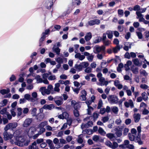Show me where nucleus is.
<instances>
[{
	"instance_id": "54",
	"label": "nucleus",
	"mask_w": 149,
	"mask_h": 149,
	"mask_svg": "<svg viewBox=\"0 0 149 149\" xmlns=\"http://www.w3.org/2000/svg\"><path fill=\"white\" fill-rule=\"evenodd\" d=\"M149 113V111L146 108L144 109L142 111V114L143 115H147Z\"/></svg>"
},
{
	"instance_id": "6",
	"label": "nucleus",
	"mask_w": 149,
	"mask_h": 149,
	"mask_svg": "<svg viewBox=\"0 0 149 149\" xmlns=\"http://www.w3.org/2000/svg\"><path fill=\"white\" fill-rule=\"evenodd\" d=\"M17 123H10L8 125H7L4 128V130H8L10 128L13 129L17 127Z\"/></svg>"
},
{
	"instance_id": "29",
	"label": "nucleus",
	"mask_w": 149,
	"mask_h": 149,
	"mask_svg": "<svg viewBox=\"0 0 149 149\" xmlns=\"http://www.w3.org/2000/svg\"><path fill=\"white\" fill-rule=\"evenodd\" d=\"M82 136V135L81 134L78 136V138L77 139V142L78 143H82L83 142V139L81 137Z\"/></svg>"
},
{
	"instance_id": "56",
	"label": "nucleus",
	"mask_w": 149,
	"mask_h": 149,
	"mask_svg": "<svg viewBox=\"0 0 149 149\" xmlns=\"http://www.w3.org/2000/svg\"><path fill=\"white\" fill-rule=\"evenodd\" d=\"M147 107V104L143 102H142L140 104V107H143L144 109L146 108Z\"/></svg>"
},
{
	"instance_id": "58",
	"label": "nucleus",
	"mask_w": 149,
	"mask_h": 149,
	"mask_svg": "<svg viewBox=\"0 0 149 149\" xmlns=\"http://www.w3.org/2000/svg\"><path fill=\"white\" fill-rule=\"evenodd\" d=\"M131 36L130 33L129 32H127L125 36V38L126 39H128Z\"/></svg>"
},
{
	"instance_id": "61",
	"label": "nucleus",
	"mask_w": 149,
	"mask_h": 149,
	"mask_svg": "<svg viewBox=\"0 0 149 149\" xmlns=\"http://www.w3.org/2000/svg\"><path fill=\"white\" fill-rule=\"evenodd\" d=\"M93 56L91 55L90 56H88L87 57V59L89 61H93Z\"/></svg>"
},
{
	"instance_id": "37",
	"label": "nucleus",
	"mask_w": 149,
	"mask_h": 149,
	"mask_svg": "<svg viewBox=\"0 0 149 149\" xmlns=\"http://www.w3.org/2000/svg\"><path fill=\"white\" fill-rule=\"evenodd\" d=\"M54 51L57 55L59 54L60 52V49L58 47L55 48L54 49Z\"/></svg>"
},
{
	"instance_id": "63",
	"label": "nucleus",
	"mask_w": 149,
	"mask_h": 149,
	"mask_svg": "<svg viewBox=\"0 0 149 149\" xmlns=\"http://www.w3.org/2000/svg\"><path fill=\"white\" fill-rule=\"evenodd\" d=\"M47 146V144L45 142H43L41 143L40 144V146L42 148H45Z\"/></svg>"
},
{
	"instance_id": "36",
	"label": "nucleus",
	"mask_w": 149,
	"mask_h": 149,
	"mask_svg": "<svg viewBox=\"0 0 149 149\" xmlns=\"http://www.w3.org/2000/svg\"><path fill=\"white\" fill-rule=\"evenodd\" d=\"M56 61L59 63H63V60L62 58L58 57L56 60Z\"/></svg>"
},
{
	"instance_id": "50",
	"label": "nucleus",
	"mask_w": 149,
	"mask_h": 149,
	"mask_svg": "<svg viewBox=\"0 0 149 149\" xmlns=\"http://www.w3.org/2000/svg\"><path fill=\"white\" fill-rule=\"evenodd\" d=\"M148 86L146 84H141L140 85V88L143 89H146L148 88Z\"/></svg>"
},
{
	"instance_id": "49",
	"label": "nucleus",
	"mask_w": 149,
	"mask_h": 149,
	"mask_svg": "<svg viewBox=\"0 0 149 149\" xmlns=\"http://www.w3.org/2000/svg\"><path fill=\"white\" fill-rule=\"evenodd\" d=\"M116 134L117 136L119 137H120L122 135V131L120 130L117 131L116 132Z\"/></svg>"
},
{
	"instance_id": "13",
	"label": "nucleus",
	"mask_w": 149,
	"mask_h": 149,
	"mask_svg": "<svg viewBox=\"0 0 149 149\" xmlns=\"http://www.w3.org/2000/svg\"><path fill=\"white\" fill-rule=\"evenodd\" d=\"M93 125L92 122H88V123L86 124H82L81 126V127L82 129L85 128H88L89 127Z\"/></svg>"
},
{
	"instance_id": "3",
	"label": "nucleus",
	"mask_w": 149,
	"mask_h": 149,
	"mask_svg": "<svg viewBox=\"0 0 149 149\" xmlns=\"http://www.w3.org/2000/svg\"><path fill=\"white\" fill-rule=\"evenodd\" d=\"M105 144L108 147L113 149L116 148L118 146V144L116 142H113L112 143L109 141H106L105 142Z\"/></svg>"
},
{
	"instance_id": "34",
	"label": "nucleus",
	"mask_w": 149,
	"mask_h": 149,
	"mask_svg": "<svg viewBox=\"0 0 149 149\" xmlns=\"http://www.w3.org/2000/svg\"><path fill=\"white\" fill-rule=\"evenodd\" d=\"M18 111L17 116L18 117L20 116L22 114V109L21 108H18L17 109Z\"/></svg>"
},
{
	"instance_id": "16",
	"label": "nucleus",
	"mask_w": 149,
	"mask_h": 149,
	"mask_svg": "<svg viewBox=\"0 0 149 149\" xmlns=\"http://www.w3.org/2000/svg\"><path fill=\"white\" fill-rule=\"evenodd\" d=\"M28 149H38L37 146H36V143L34 141L31 145L29 146Z\"/></svg>"
},
{
	"instance_id": "42",
	"label": "nucleus",
	"mask_w": 149,
	"mask_h": 149,
	"mask_svg": "<svg viewBox=\"0 0 149 149\" xmlns=\"http://www.w3.org/2000/svg\"><path fill=\"white\" fill-rule=\"evenodd\" d=\"M103 104L102 101L101 100H100L98 102L97 108L100 109L101 108Z\"/></svg>"
},
{
	"instance_id": "19",
	"label": "nucleus",
	"mask_w": 149,
	"mask_h": 149,
	"mask_svg": "<svg viewBox=\"0 0 149 149\" xmlns=\"http://www.w3.org/2000/svg\"><path fill=\"white\" fill-rule=\"evenodd\" d=\"M82 133L84 134H88L89 135H91L93 133V132L92 130L88 129L83 130Z\"/></svg>"
},
{
	"instance_id": "17",
	"label": "nucleus",
	"mask_w": 149,
	"mask_h": 149,
	"mask_svg": "<svg viewBox=\"0 0 149 149\" xmlns=\"http://www.w3.org/2000/svg\"><path fill=\"white\" fill-rule=\"evenodd\" d=\"M10 92V90L9 88H8L6 89H3L0 91V93L2 95L7 94Z\"/></svg>"
},
{
	"instance_id": "23",
	"label": "nucleus",
	"mask_w": 149,
	"mask_h": 149,
	"mask_svg": "<svg viewBox=\"0 0 149 149\" xmlns=\"http://www.w3.org/2000/svg\"><path fill=\"white\" fill-rule=\"evenodd\" d=\"M120 48L119 45H117L116 47L113 48V52L114 53H116L118 51H119Z\"/></svg>"
},
{
	"instance_id": "35",
	"label": "nucleus",
	"mask_w": 149,
	"mask_h": 149,
	"mask_svg": "<svg viewBox=\"0 0 149 149\" xmlns=\"http://www.w3.org/2000/svg\"><path fill=\"white\" fill-rule=\"evenodd\" d=\"M34 130L35 128L34 127H31L29 129L28 134H33Z\"/></svg>"
},
{
	"instance_id": "48",
	"label": "nucleus",
	"mask_w": 149,
	"mask_h": 149,
	"mask_svg": "<svg viewBox=\"0 0 149 149\" xmlns=\"http://www.w3.org/2000/svg\"><path fill=\"white\" fill-rule=\"evenodd\" d=\"M7 111V108H5L0 111V113L1 114H3L5 113Z\"/></svg>"
},
{
	"instance_id": "55",
	"label": "nucleus",
	"mask_w": 149,
	"mask_h": 149,
	"mask_svg": "<svg viewBox=\"0 0 149 149\" xmlns=\"http://www.w3.org/2000/svg\"><path fill=\"white\" fill-rule=\"evenodd\" d=\"M30 95L28 94H26L24 96V98L27 100H30Z\"/></svg>"
},
{
	"instance_id": "27",
	"label": "nucleus",
	"mask_w": 149,
	"mask_h": 149,
	"mask_svg": "<svg viewBox=\"0 0 149 149\" xmlns=\"http://www.w3.org/2000/svg\"><path fill=\"white\" fill-rule=\"evenodd\" d=\"M140 74L145 77H146L148 75L146 70L143 69L140 70Z\"/></svg>"
},
{
	"instance_id": "5",
	"label": "nucleus",
	"mask_w": 149,
	"mask_h": 149,
	"mask_svg": "<svg viewBox=\"0 0 149 149\" xmlns=\"http://www.w3.org/2000/svg\"><path fill=\"white\" fill-rule=\"evenodd\" d=\"M7 130H5V131L3 133V135L4 139L6 140H11V142L12 143L13 140L12 138L14 136V134H12L9 132H7Z\"/></svg>"
},
{
	"instance_id": "1",
	"label": "nucleus",
	"mask_w": 149,
	"mask_h": 149,
	"mask_svg": "<svg viewBox=\"0 0 149 149\" xmlns=\"http://www.w3.org/2000/svg\"><path fill=\"white\" fill-rule=\"evenodd\" d=\"M14 138L12 140V144L15 143L19 146H20V143L24 142V144L25 146H27L29 143V141H25L24 137L22 135L21 132L19 130H17L14 133Z\"/></svg>"
},
{
	"instance_id": "40",
	"label": "nucleus",
	"mask_w": 149,
	"mask_h": 149,
	"mask_svg": "<svg viewBox=\"0 0 149 149\" xmlns=\"http://www.w3.org/2000/svg\"><path fill=\"white\" fill-rule=\"evenodd\" d=\"M92 69L90 67H88L86 68L85 70L86 72L87 73H90L91 72Z\"/></svg>"
},
{
	"instance_id": "21",
	"label": "nucleus",
	"mask_w": 149,
	"mask_h": 149,
	"mask_svg": "<svg viewBox=\"0 0 149 149\" xmlns=\"http://www.w3.org/2000/svg\"><path fill=\"white\" fill-rule=\"evenodd\" d=\"M92 37V35L91 32L88 33V35L86 36L85 37V40L86 41H88L90 40Z\"/></svg>"
},
{
	"instance_id": "51",
	"label": "nucleus",
	"mask_w": 149,
	"mask_h": 149,
	"mask_svg": "<svg viewBox=\"0 0 149 149\" xmlns=\"http://www.w3.org/2000/svg\"><path fill=\"white\" fill-rule=\"evenodd\" d=\"M86 96L85 95H81L80 96V99L82 101L85 100L86 99Z\"/></svg>"
},
{
	"instance_id": "60",
	"label": "nucleus",
	"mask_w": 149,
	"mask_h": 149,
	"mask_svg": "<svg viewBox=\"0 0 149 149\" xmlns=\"http://www.w3.org/2000/svg\"><path fill=\"white\" fill-rule=\"evenodd\" d=\"M124 56L125 58H127L128 59H129L130 58V55L129 53L128 52L126 53Z\"/></svg>"
},
{
	"instance_id": "10",
	"label": "nucleus",
	"mask_w": 149,
	"mask_h": 149,
	"mask_svg": "<svg viewBox=\"0 0 149 149\" xmlns=\"http://www.w3.org/2000/svg\"><path fill=\"white\" fill-rule=\"evenodd\" d=\"M100 23V20L98 19H95L93 20L89 21L88 24L89 26H92L95 24H99Z\"/></svg>"
},
{
	"instance_id": "52",
	"label": "nucleus",
	"mask_w": 149,
	"mask_h": 149,
	"mask_svg": "<svg viewBox=\"0 0 149 149\" xmlns=\"http://www.w3.org/2000/svg\"><path fill=\"white\" fill-rule=\"evenodd\" d=\"M100 113L101 114H104L106 111L105 109V108H100Z\"/></svg>"
},
{
	"instance_id": "8",
	"label": "nucleus",
	"mask_w": 149,
	"mask_h": 149,
	"mask_svg": "<svg viewBox=\"0 0 149 149\" xmlns=\"http://www.w3.org/2000/svg\"><path fill=\"white\" fill-rule=\"evenodd\" d=\"M53 0H45V4L46 5V8L48 9H51L53 4Z\"/></svg>"
},
{
	"instance_id": "43",
	"label": "nucleus",
	"mask_w": 149,
	"mask_h": 149,
	"mask_svg": "<svg viewBox=\"0 0 149 149\" xmlns=\"http://www.w3.org/2000/svg\"><path fill=\"white\" fill-rule=\"evenodd\" d=\"M102 38L101 37H99L98 38L95 39L93 42V43L94 44L99 43L101 41Z\"/></svg>"
},
{
	"instance_id": "2",
	"label": "nucleus",
	"mask_w": 149,
	"mask_h": 149,
	"mask_svg": "<svg viewBox=\"0 0 149 149\" xmlns=\"http://www.w3.org/2000/svg\"><path fill=\"white\" fill-rule=\"evenodd\" d=\"M138 133V135L136 136L131 134H128L129 138L131 141H134L136 142H137L139 144H140V126H139L137 128Z\"/></svg>"
},
{
	"instance_id": "28",
	"label": "nucleus",
	"mask_w": 149,
	"mask_h": 149,
	"mask_svg": "<svg viewBox=\"0 0 149 149\" xmlns=\"http://www.w3.org/2000/svg\"><path fill=\"white\" fill-rule=\"evenodd\" d=\"M37 109L36 108H33V109L31 111V113L32 114L33 116H36L37 113Z\"/></svg>"
},
{
	"instance_id": "24",
	"label": "nucleus",
	"mask_w": 149,
	"mask_h": 149,
	"mask_svg": "<svg viewBox=\"0 0 149 149\" xmlns=\"http://www.w3.org/2000/svg\"><path fill=\"white\" fill-rule=\"evenodd\" d=\"M133 117L134 119V121H139L140 120V114L134 113L133 115Z\"/></svg>"
},
{
	"instance_id": "14",
	"label": "nucleus",
	"mask_w": 149,
	"mask_h": 149,
	"mask_svg": "<svg viewBox=\"0 0 149 149\" xmlns=\"http://www.w3.org/2000/svg\"><path fill=\"white\" fill-rule=\"evenodd\" d=\"M63 114L64 118L65 119L67 120L66 121H72V119L69 118V114L67 112H64L63 113Z\"/></svg>"
},
{
	"instance_id": "22",
	"label": "nucleus",
	"mask_w": 149,
	"mask_h": 149,
	"mask_svg": "<svg viewBox=\"0 0 149 149\" xmlns=\"http://www.w3.org/2000/svg\"><path fill=\"white\" fill-rule=\"evenodd\" d=\"M72 9H71L70 8H68L67 10L63 12L62 14V16L63 17L66 16L67 15L69 14L72 12Z\"/></svg>"
},
{
	"instance_id": "20",
	"label": "nucleus",
	"mask_w": 149,
	"mask_h": 149,
	"mask_svg": "<svg viewBox=\"0 0 149 149\" xmlns=\"http://www.w3.org/2000/svg\"><path fill=\"white\" fill-rule=\"evenodd\" d=\"M36 117L37 119L39 121H41L44 118L45 116L43 114H40V115H36Z\"/></svg>"
},
{
	"instance_id": "41",
	"label": "nucleus",
	"mask_w": 149,
	"mask_h": 149,
	"mask_svg": "<svg viewBox=\"0 0 149 149\" xmlns=\"http://www.w3.org/2000/svg\"><path fill=\"white\" fill-rule=\"evenodd\" d=\"M54 102L58 106L61 105L63 103L62 101L59 100H54Z\"/></svg>"
},
{
	"instance_id": "9",
	"label": "nucleus",
	"mask_w": 149,
	"mask_h": 149,
	"mask_svg": "<svg viewBox=\"0 0 149 149\" xmlns=\"http://www.w3.org/2000/svg\"><path fill=\"white\" fill-rule=\"evenodd\" d=\"M93 140L96 142H102L104 141V139L98 135H94L92 138Z\"/></svg>"
},
{
	"instance_id": "31",
	"label": "nucleus",
	"mask_w": 149,
	"mask_h": 149,
	"mask_svg": "<svg viewBox=\"0 0 149 149\" xmlns=\"http://www.w3.org/2000/svg\"><path fill=\"white\" fill-rule=\"evenodd\" d=\"M132 72L134 74H137L139 72L138 68H132Z\"/></svg>"
},
{
	"instance_id": "45",
	"label": "nucleus",
	"mask_w": 149,
	"mask_h": 149,
	"mask_svg": "<svg viewBox=\"0 0 149 149\" xmlns=\"http://www.w3.org/2000/svg\"><path fill=\"white\" fill-rule=\"evenodd\" d=\"M44 142V139H37L36 141V143L40 144L41 143H42Z\"/></svg>"
},
{
	"instance_id": "32",
	"label": "nucleus",
	"mask_w": 149,
	"mask_h": 149,
	"mask_svg": "<svg viewBox=\"0 0 149 149\" xmlns=\"http://www.w3.org/2000/svg\"><path fill=\"white\" fill-rule=\"evenodd\" d=\"M132 61L133 62L134 64L136 65H138L140 64L139 60L137 58L134 59L132 60Z\"/></svg>"
},
{
	"instance_id": "4",
	"label": "nucleus",
	"mask_w": 149,
	"mask_h": 149,
	"mask_svg": "<svg viewBox=\"0 0 149 149\" xmlns=\"http://www.w3.org/2000/svg\"><path fill=\"white\" fill-rule=\"evenodd\" d=\"M109 102L112 103H117L118 102V98L114 95H110L107 97Z\"/></svg>"
},
{
	"instance_id": "11",
	"label": "nucleus",
	"mask_w": 149,
	"mask_h": 149,
	"mask_svg": "<svg viewBox=\"0 0 149 149\" xmlns=\"http://www.w3.org/2000/svg\"><path fill=\"white\" fill-rule=\"evenodd\" d=\"M133 10L135 11L137 10L136 13L137 15V18L139 19V21L140 22V6L138 5H135L133 8Z\"/></svg>"
},
{
	"instance_id": "39",
	"label": "nucleus",
	"mask_w": 149,
	"mask_h": 149,
	"mask_svg": "<svg viewBox=\"0 0 149 149\" xmlns=\"http://www.w3.org/2000/svg\"><path fill=\"white\" fill-rule=\"evenodd\" d=\"M74 116L77 117L79 116V111L78 110H74Z\"/></svg>"
},
{
	"instance_id": "62",
	"label": "nucleus",
	"mask_w": 149,
	"mask_h": 149,
	"mask_svg": "<svg viewBox=\"0 0 149 149\" xmlns=\"http://www.w3.org/2000/svg\"><path fill=\"white\" fill-rule=\"evenodd\" d=\"M12 97L14 99H18L19 97V96L17 94H15Z\"/></svg>"
},
{
	"instance_id": "47",
	"label": "nucleus",
	"mask_w": 149,
	"mask_h": 149,
	"mask_svg": "<svg viewBox=\"0 0 149 149\" xmlns=\"http://www.w3.org/2000/svg\"><path fill=\"white\" fill-rule=\"evenodd\" d=\"M16 79V78L15 75L12 74L10 78V81H15Z\"/></svg>"
},
{
	"instance_id": "53",
	"label": "nucleus",
	"mask_w": 149,
	"mask_h": 149,
	"mask_svg": "<svg viewBox=\"0 0 149 149\" xmlns=\"http://www.w3.org/2000/svg\"><path fill=\"white\" fill-rule=\"evenodd\" d=\"M30 124V122H24L23 126L25 127H28Z\"/></svg>"
},
{
	"instance_id": "46",
	"label": "nucleus",
	"mask_w": 149,
	"mask_h": 149,
	"mask_svg": "<svg viewBox=\"0 0 149 149\" xmlns=\"http://www.w3.org/2000/svg\"><path fill=\"white\" fill-rule=\"evenodd\" d=\"M45 40V39L42 38H41L39 40V46L41 47L42 44L43 43V42Z\"/></svg>"
},
{
	"instance_id": "59",
	"label": "nucleus",
	"mask_w": 149,
	"mask_h": 149,
	"mask_svg": "<svg viewBox=\"0 0 149 149\" xmlns=\"http://www.w3.org/2000/svg\"><path fill=\"white\" fill-rule=\"evenodd\" d=\"M134 27L136 28H138L139 25V23L138 22H134L133 24Z\"/></svg>"
},
{
	"instance_id": "7",
	"label": "nucleus",
	"mask_w": 149,
	"mask_h": 149,
	"mask_svg": "<svg viewBox=\"0 0 149 149\" xmlns=\"http://www.w3.org/2000/svg\"><path fill=\"white\" fill-rule=\"evenodd\" d=\"M55 107L54 105L53 104L49 105L45 104L40 109V111H41V110H42V109L51 110L52 109L54 108Z\"/></svg>"
},
{
	"instance_id": "33",
	"label": "nucleus",
	"mask_w": 149,
	"mask_h": 149,
	"mask_svg": "<svg viewBox=\"0 0 149 149\" xmlns=\"http://www.w3.org/2000/svg\"><path fill=\"white\" fill-rule=\"evenodd\" d=\"M112 112L115 113H117L118 111V108L117 107H113L112 109Z\"/></svg>"
},
{
	"instance_id": "15",
	"label": "nucleus",
	"mask_w": 149,
	"mask_h": 149,
	"mask_svg": "<svg viewBox=\"0 0 149 149\" xmlns=\"http://www.w3.org/2000/svg\"><path fill=\"white\" fill-rule=\"evenodd\" d=\"M142 97L140 96V102H141L142 100H143L144 101H146L148 99V96L146 92H143L141 94Z\"/></svg>"
},
{
	"instance_id": "30",
	"label": "nucleus",
	"mask_w": 149,
	"mask_h": 149,
	"mask_svg": "<svg viewBox=\"0 0 149 149\" xmlns=\"http://www.w3.org/2000/svg\"><path fill=\"white\" fill-rule=\"evenodd\" d=\"M99 116V114L98 113L95 112L93 113V120L95 121L96 120L97 118H98Z\"/></svg>"
},
{
	"instance_id": "12",
	"label": "nucleus",
	"mask_w": 149,
	"mask_h": 149,
	"mask_svg": "<svg viewBox=\"0 0 149 149\" xmlns=\"http://www.w3.org/2000/svg\"><path fill=\"white\" fill-rule=\"evenodd\" d=\"M71 105L73 104L74 110H78L81 107L80 105L79 104L77 103L75 100H72L71 102Z\"/></svg>"
},
{
	"instance_id": "18",
	"label": "nucleus",
	"mask_w": 149,
	"mask_h": 149,
	"mask_svg": "<svg viewBox=\"0 0 149 149\" xmlns=\"http://www.w3.org/2000/svg\"><path fill=\"white\" fill-rule=\"evenodd\" d=\"M107 136L109 139L111 141H114L115 139V137L113 134L112 133H108L106 135Z\"/></svg>"
},
{
	"instance_id": "38",
	"label": "nucleus",
	"mask_w": 149,
	"mask_h": 149,
	"mask_svg": "<svg viewBox=\"0 0 149 149\" xmlns=\"http://www.w3.org/2000/svg\"><path fill=\"white\" fill-rule=\"evenodd\" d=\"M81 64L83 66V68H87L89 64L87 62H82Z\"/></svg>"
},
{
	"instance_id": "44",
	"label": "nucleus",
	"mask_w": 149,
	"mask_h": 149,
	"mask_svg": "<svg viewBox=\"0 0 149 149\" xmlns=\"http://www.w3.org/2000/svg\"><path fill=\"white\" fill-rule=\"evenodd\" d=\"M95 50L97 52V53H98L101 51L100 47L98 46H95ZM94 53H97L95 52H94Z\"/></svg>"
},
{
	"instance_id": "25",
	"label": "nucleus",
	"mask_w": 149,
	"mask_h": 149,
	"mask_svg": "<svg viewBox=\"0 0 149 149\" xmlns=\"http://www.w3.org/2000/svg\"><path fill=\"white\" fill-rule=\"evenodd\" d=\"M74 67L77 69H78L79 71H81L83 68V66L82 64L78 65L76 64L75 65Z\"/></svg>"
},
{
	"instance_id": "64",
	"label": "nucleus",
	"mask_w": 149,
	"mask_h": 149,
	"mask_svg": "<svg viewBox=\"0 0 149 149\" xmlns=\"http://www.w3.org/2000/svg\"><path fill=\"white\" fill-rule=\"evenodd\" d=\"M126 147L129 149H134V146L132 144H129Z\"/></svg>"
},
{
	"instance_id": "57",
	"label": "nucleus",
	"mask_w": 149,
	"mask_h": 149,
	"mask_svg": "<svg viewBox=\"0 0 149 149\" xmlns=\"http://www.w3.org/2000/svg\"><path fill=\"white\" fill-rule=\"evenodd\" d=\"M104 45L106 46H108L110 43V41L108 40L107 41L104 40L103 41Z\"/></svg>"
},
{
	"instance_id": "26",
	"label": "nucleus",
	"mask_w": 149,
	"mask_h": 149,
	"mask_svg": "<svg viewBox=\"0 0 149 149\" xmlns=\"http://www.w3.org/2000/svg\"><path fill=\"white\" fill-rule=\"evenodd\" d=\"M98 132L100 134L103 136H104L106 134L105 132L101 127L99 128Z\"/></svg>"
}]
</instances>
